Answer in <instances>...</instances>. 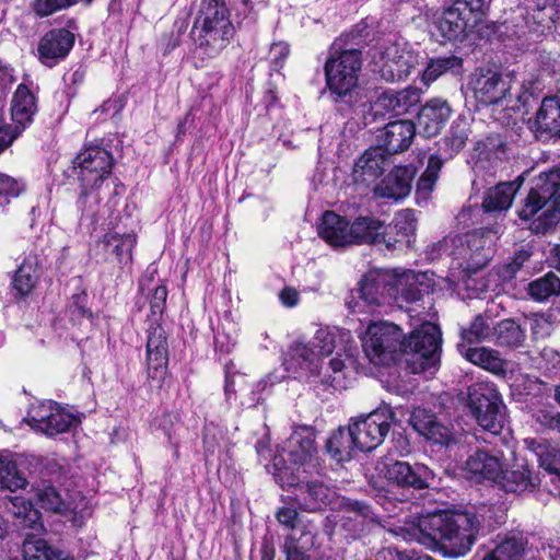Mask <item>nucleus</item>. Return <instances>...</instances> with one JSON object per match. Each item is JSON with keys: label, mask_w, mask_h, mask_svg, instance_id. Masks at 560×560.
Here are the masks:
<instances>
[{"label": "nucleus", "mask_w": 560, "mask_h": 560, "mask_svg": "<svg viewBox=\"0 0 560 560\" xmlns=\"http://www.w3.org/2000/svg\"><path fill=\"white\" fill-rule=\"evenodd\" d=\"M479 524L472 513L447 510L406 520L404 526H390L387 532L406 541H417L444 557L458 558L471 549Z\"/></svg>", "instance_id": "obj_1"}, {"label": "nucleus", "mask_w": 560, "mask_h": 560, "mask_svg": "<svg viewBox=\"0 0 560 560\" xmlns=\"http://www.w3.org/2000/svg\"><path fill=\"white\" fill-rule=\"evenodd\" d=\"M441 345L442 334L435 324L427 322L407 337L398 325L387 322V368L392 362L407 374L436 370Z\"/></svg>", "instance_id": "obj_2"}, {"label": "nucleus", "mask_w": 560, "mask_h": 560, "mask_svg": "<svg viewBox=\"0 0 560 560\" xmlns=\"http://www.w3.org/2000/svg\"><path fill=\"white\" fill-rule=\"evenodd\" d=\"M234 34L230 11L223 0H201L190 36L195 45L194 58L202 67L208 59L215 58L229 45Z\"/></svg>", "instance_id": "obj_3"}, {"label": "nucleus", "mask_w": 560, "mask_h": 560, "mask_svg": "<svg viewBox=\"0 0 560 560\" xmlns=\"http://www.w3.org/2000/svg\"><path fill=\"white\" fill-rule=\"evenodd\" d=\"M523 221H530L528 229L535 234H546L560 221V167L540 173L518 211Z\"/></svg>", "instance_id": "obj_4"}, {"label": "nucleus", "mask_w": 560, "mask_h": 560, "mask_svg": "<svg viewBox=\"0 0 560 560\" xmlns=\"http://www.w3.org/2000/svg\"><path fill=\"white\" fill-rule=\"evenodd\" d=\"M113 165L112 153L100 145L86 147L73 160V174L82 188L78 207L82 218L90 219L92 223L98 222L100 196L96 189L110 174Z\"/></svg>", "instance_id": "obj_5"}, {"label": "nucleus", "mask_w": 560, "mask_h": 560, "mask_svg": "<svg viewBox=\"0 0 560 560\" xmlns=\"http://www.w3.org/2000/svg\"><path fill=\"white\" fill-rule=\"evenodd\" d=\"M501 226L491 230H478L454 238V250L452 252L454 266L459 269L457 277L458 289L471 291L468 298L483 291L485 285L472 278L480 269L485 268L491 260L493 250V238L490 233L499 234Z\"/></svg>", "instance_id": "obj_6"}, {"label": "nucleus", "mask_w": 560, "mask_h": 560, "mask_svg": "<svg viewBox=\"0 0 560 560\" xmlns=\"http://www.w3.org/2000/svg\"><path fill=\"white\" fill-rule=\"evenodd\" d=\"M312 345L318 355H329L334 351L337 354L329 360L328 370L331 371V374L325 376L323 382L336 390L348 388L351 384L352 371L346 361L350 362L357 350L350 330L338 327L319 328L312 340Z\"/></svg>", "instance_id": "obj_7"}, {"label": "nucleus", "mask_w": 560, "mask_h": 560, "mask_svg": "<svg viewBox=\"0 0 560 560\" xmlns=\"http://www.w3.org/2000/svg\"><path fill=\"white\" fill-rule=\"evenodd\" d=\"M361 67V51L353 47H346L342 38L336 39L331 45L330 56L325 62L329 91L338 97L350 95L358 85Z\"/></svg>", "instance_id": "obj_8"}, {"label": "nucleus", "mask_w": 560, "mask_h": 560, "mask_svg": "<svg viewBox=\"0 0 560 560\" xmlns=\"http://www.w3.org/2000/svg\"><path fill=\"white\" fill-rule=\"evenodd\" d=\"M271 467L276 481L283 489L294 488L293 501L302 511L319 512L334 501L336 492L332 489L318 480L300 482L283 457L275 456Z\"/></svg>", "instance_id": "obj_9"}, {"label": "nucleus", "mask_w": 560, "mask_h": 560, "mask_svg": "<svg viewBox=\"0 0 560 560\" xmlns=\"http://www.w3.org/2000/svg\"><path fill=\"white\" fill-rule=\"evenodd\" d=\"M486 14L485 0H455L434 22L443 40L463 42Z\"/></svg>", "instance_id": "obj_10"}, {"label": "nucleus", "mask_w": 560, "mask_h": 560, "mask_svg": "<svg viewBox=\"0 0 560 560\" xmlns=\"http://www.w3.org/2000/svg\"><path fill=\"white\" fill-rule=\"evenodd\" d=\"M468 407L479 427L492 435L501 433L506 420V408L494 384L479 382L471 385Z\"/></svg>", "instance_id": "obj_11"}, {"label": "nucleus", "mask_w": 560, "mask_h": 560, "mask_svg": "<svg viewBox=\"0 0 560 560\" xmlns=\"http://www.w3.org/2000/svg\"><path fill=\"white\" fill-rule=\"evenodd\" d=\"M25 421L32 429L48 436L67 432L79 422L74 415L52 400L33 406Z\"/></svg>", "instance_id": "obj_12"}, {"label": "nucleus", "mask_w": 560, "mask_h": 560, "mask_svg": "<svg viewBox=\"0 0 560 560\" xmlns=\"http://www.w3.org/2000/svg\"><path fill=\"white\" fill-rule=\"evenodd\" d=\"M470 84L475 100L481 105L501 104L512 97V77L495 70H476Z\"/></svg>", "instance_id": "obj_13"}, {"label": "nucleus", "mask_w": 560, "mask_h": 560, "mask_svg": "<svg viewBox=\"0 0 560 560\" xmlns=\"http://www.w3.org/2000/svg\"><path fill=\"white\" fill-rule=\"evenodd\" d=\"M291 464L302 467L315 468L317 466V448L315 445V433L310 427H298L276 456L284 457ZM287 462L285 458H283ZM288 465V463H285Z\"/></svg>", "instance_id": "obj_14"}, {"label": "nucleus", "mask_w": 560, "mask_h": 560, "mask_svg": "<svg viewBox=\"0 0 560 560\" xmlns=\"http://www.w3.org/2000/svg\"><path fill=\"white\" fill-rule=\"evenodd\" d=\"M434 478L433 471L424 465L411 467L406 462L395 460L394 464H387V494L396 487L430 488L434 483ZM389 499L387 495V500Z\"/></svg>", "instance_id": "obj_15"}, {"label": "nucleus", "mask_w": 560, "mask_h": 560, "mask_svg": "<svg viewBox=\"0 0 560 560\" xmlns=\"http://www.w3.org/2000/svg\"><path fill=\"white\" fill-rule=\"evenodd\" d=\"M384 170L385 147L370 148L354 165V180L366 186L374 185L375 196L383 198L385 197V189L382 187V184L385 182L383 178Z\"/></svg>", "instance_id": "obj_16"}, {"label": "nucleus", "mask_w": 560, "mask_h": 560, "mask_svg": "<svg viewBox=\"0 0 560 560\" xmlns=\"http://www.w3.org/2000/svg\"><path fill=\"white\" fill-rule=\"evenodd\" d=\"M358 450L371 452L382 442L385 434V415L381 409H375L369 415L351 419L349 424Z\"/></svg>", "instance_id": "obj_17"}, {"label": "nucleus", "mask_w": 560, "mask_h": 560, "mask_svg": "<svg viewBox=\"0 0 560 560\" xmlns=\"http://www.w3.org/2000/svg\"><path fill=\"white\" fill-rule=\"evenodd\" d=\"M135 245V234L110 231L96 243L95 255L122 268L131 262Z\"/></svg>", "instance_id": "obj_18"}, {"label": "nucleus", "mask_w": 560, "mask_h": 560, "mask_svg": "<svg viewBox=\"0 0 560 560\" xmlns=\"http://www.w3.org/2000/svg\"><path fill=\"white\" fill-rule=\"evenodd\" d=\"M362 339V349L370 363V371L376 377L383 375L385 365V324L382 318L370 322Z\"/></svg>", "instance_id": "obj_19"}, {"label": "nucleus", "mask_w": 560, "mask_h": 560, "mask_svg": "<svg viewBox=\"0 0 560 560\" xmlns=\"http://www.w3.org/2000/svg\"><path fill=\"white\" fill-rule=\"evenodd\" d=\"M74 45V34L66 28H54L45 33L37 47L42 63L55 66L63 59Z\"/></svg>", "instance_id": "obj_20"}, {"label": "nucleus", "mask_w": 560, "mask_h": 560, "mask_svg": "<svg viewBox=\"0 0 560 560\" xmlns=\"http://www.w3.org/2000/svg\"><path fill=\"white\" fill-rule=\"evenodd\" d=\"M417 63L418 56L408 48L407 42L401 38L390 40V45L387 46V81L407 79Z\"/></svg>", "instance_id": "obj_21"}, {"label": "nucleus", "mask_w": 560, "mask_h": 560, "mask_svg": "<svg viewBox=\"0 0 560 560\" xmlns=\"http://www.w3.org/2000/svg\"><path fill=\"white\" fill-rule=\"evenodd\" d=\"M451 114L452 108L447 101L440 97L428 101L417 113L423 136L427 138L436 136L450 119Z\"/></svg>", "instance_id": "obj_22"}, {"label": "nucleus", "mask_w": 560, "mask_h": 560, "mask_svg": "<svg viewBox=\"0 0 560 560\" xmlns=\"http://www.w3.org/2000/svg\"><path fill=\"white\" fill-rule=\"evenodd\" d=\"M421 296L420 290L416 284V276L411 270H387V298L395 302L405 301L407 303L418 301ZM390 311L394 307L401 308L402 305L397 303L390 304Z\"/></svg>", "instance_id": "obj_23"}, {"label": "nucleus", "mask_w": 560, "mask_h": 560, "mask_svg": "<svg viewBox=\"0 0 560 560\" xmlns=\"http://www.w3.org/2000/svg\"><path fill=\"white\" fill-rule=\"evenodd\" d=\"M528 124L536 137L560 135V98L557 96L545 97L534 119H529Z\"/></svg>", "instance_id": "obj_24"}, {"label": "nucleus", "mask_w": 560, "mask_h": 560, "mask_svg": "<svg viewBox=\"0 0 560 560\" xmlns=\"http://www.w3.org/2000/svg\"><path fill=\"white\" fill-rule=\"evenodd\" d=\"M318 235L334 247L352 245L349 221L332 211L323 214Z\"/></svg>", "instance_id": "obj_25"}, {"label": "nucleus", "mask_w": 560, "mask_h": 560, "mask_svg": "<svg viewBox=\"0 0 560 560\" xmlns=\"http://www.w3.org/2000/svg\"><path fill=\"white\" fill-rule=\"evenodd\" d=\"M360 299L366 307L365 312L371 315L381 314L385 292V272L382 270H370L360 282L358 290Z\"/></svg>", "instance_id": "obj_26"}, {"label": "nucleus", "mask_w": 560, "mask_h": 560, "mask_svg": "<svg viewBox=\"0 0 560 560\" xmlns=\"http://www.w3.org/2000/svg\"><path fill=\"white\" fill-rule=\"evenodd\" d=\"M465 469L477 480H488L497 483L503 465L498 456L478 450L467 458Z\"/></svg>", "instance_id": "obj_27"}, {"label": "nucleus", "mask_w": 560, "mask_h": 560, "mask_svg": "<svg viewBox=\"0 0 560 560\" xmlns=\"http://www.w3.org/2000/svg\"><path fill=\"white\" fill-rule=\"evenodd\" d=\"M43 269V260L35 254H28L12 277V288L20 296L28 295L35 288Z\"/></svg>", "instance_id": "obj_28"}, {"label": "nucleus", "mask_w": 560, "mask_h": 560, "mask_svg": "<svg viewBox=\"0 0 560 560\" xmlns=\"http://www.w3.org/2000/svg\"><path fill=\"white\" fill-rule=\"evenodd\" d=\"M539 481L534 477L528 466L525 464H514L510 469H502L497 485L502 490L511 493H522L524 491H533Z\"/></svg>", "instance_id": "obj_29"}, {"label": "nucleus", "mask_w": 560, "mask_h": 560, "mask_svg": "<svg viewBox=\"0 0 560 560\" xmlns=\"http://www.w3.org/2000/svg\"><path fill=\"white\" fill-rule=\"evenodd\" d=\"M421 95L422 91L417 86L387 92V114H390V117H412L419 110Z\"/></svg>", "instance_id": "obj_30"}, {"label": "nucleus", "mask_w": 560, "mask_h": 560, "mask_svg": "<svg viewBox=\"0 0 560 560\" xmlns=\"http://www.w3.org/2000/svg\"><path fill=\"white\" fill-rule=\"evenodd\" d=\"M458 350L467 361L493 374L502 375L506 372L508 363L495 349L458 345Z\"/></svg>", "instance_id": "obj_31"}, {"label": "nucleus", "mask_w": 560, "mask_h": 560, "mask_svg": "<svg viewBox=\"0 0 560 560\" xmlns=\"http://www.w3.org/2000/svg\"><path fill=\"white\" fill-rule=\"evenodd\" d=\"M5 509L14 517V524L21 529L30 528L35 533L43 529L40 513L32 502L23 497H9L5 501Z\"/></svg>", "instance_id": "obj_32"}, {"label": "nucleus", "mask_w": 560, "mask_h": 560, "mask_svg": "<svg viewBox=\"0 0 560 560\" xmlns=\"http://www.w3.org/2000/svg\"><path fill=\"white\" fill-rule=\"evenodd\" d=\"M37 112L34 94L24 84H20L11 102V115L14 121L12 128L21 129V132L33 121Z\"/></svg>", "instance_id": "obj_33"}, {"label": "nucleus", "mask_w": 560, "mask_h": 560, "mask_svg": "<svg viewBox=\"0 0 560 560\" xmlns=\"http://www.w3.org/2000/svg\"><path fill=\"white\" fill-rule=\"evenodd\" d=\"M518 187L516 182H505L489 188L482 199L483 212L501 214L506 211L511 207Z\"/></svg>", "instance_id": "obj_34"}, {"label": "nucleus", "mask_w": 560, "mask_h": 560, "mask_svg": "<svg viewBox=\"0 0 560 560\" xmlns=\"http://www.w3.org/2000/svg\"><path fill=\"white\" fill-rule=\"evenodd\" d=\"M383 221L373 215H360L351 224L352 244L372 245L384 238Z\"/></svg>", "instance_id": "obj_35"}, {"label": "nucleus", "mask_w": 560, "mask_h": 560, "mask_svg": "<svg viewBox=\"0 0 560 560\" xmlns=\"http://www.w3.org/2000/svg\"><path fill=\"white\" fill-rule=\"evenodd\" d=\"M416 133L411 118H399L387 121V155L408 149Z\"/></svg>", "instance_id": "obj_36"}, {"label": "nucleus", "mask_w": 560, "mask_h": 560, "mask_svg": "<svg viewBox=\"0 0 560 560\" xmlns=\"http://www.w3.org/2000/svg\"><path fill=\"white\" fill-rule=\"evenodd\" d=\"M415 175L412 164L395 165L387 174V199L398 201L406 198L411 191Z\"/></svg>", "instance_id": "obj_37"}, {"label": "nucleus", "mask_w": 560, "mask_h": 560, "mask_svg": "<svg viewBox=\"0 0 560 560\" xmlns=\"http://www.w3.org/2000/svg\"><path fill=\"white\" fill-rule=\"evenodd\" d=\"M526 334L513 318H505L493 326L492 341L501 348L517 349L525 342Z\"/></svg>", "instance_id": "obj_38"}, {"label": "nucleus", "mask_w": 560, "mask_h": 560, "mask_svg": "<svg viewBox=\"0 0 560 560\" xmlns=\"http://www.w3.org/2000/svg\"><path fill=\"white\" fill-rule=\"evenodd\" d=\"M326 448L338 463L349 462L355 452L359 451L350 427L347 429L339 428L332 433L327 441Z\"/></svg>", "instance_id": "obj_39"}, {"label": "nucleus", "mask_w": 560, "mask_h": 560, "mask_svg": "<svg viewBox=\"0 0 560 560\" xmlns=\"http://www.w3.org/2000/svg\"><path fill=\"white\" fill-rule=\"evenodd\" d=\"M390 234H394V243L387 242V249L396 247H409L415 238L416 233V217L411 209H405L397 213L390 225Z\"/></svg>", "instance_id": "obj_40"}, {"label": "nucleus", "mask_w": 560, "mask_h": 560, "mask_svg": "<svg viewBox=\"0 0 560 560\" xmlns=\"http://www.w3.org/2000/svg\"><path fill=\"white\" fill-rule=\"evenodd\" d=\"M147 360L149 370L159 371L167 364V341L165 331L158 326L151 328L147 341Z\"/></svg>", "instance_id": "obj_41"}, {"label": "nucleus", "mask_w": 560, "mask_h": 560, "mask_svg": "<svg viewBox=\"0 0 560 560\" xmlns=\"http://www.w3.org/2000/svg\"><path fill=\"white\" fill-rule=\"evenodd\" d=\"M463 71V59L455 55L431 59L422 72L421 81L430 85L445 73L459 74Z\"/></svg>", "instance_id": "obj_42"}, {"label": "nucleus", "mask_w": 560, "mask_h": 560, "mask_svg": "<svg viewBox=\"0 0 560 560\" xmlns=\"http://www.w3.org/2000/svg\"><path fill=\"white\" fill-rule=\"evenodd\" d=\"M316 535L311 530H303L300 538L288 536L283 544L285 560H314L307 552L315 545Z\"/></svg>", "instance_id": "obj_43"}, {"label": "nucleus", "mask_w": 560, "mask_h": 560, "mask_svg": "<svg viewBox=\"0 0 560 560\" xmlns=\"http://www.w3.org/2000/svg\"><path fill=\"white\" fill-rule=\"evenodd\" d=\"M24 560H71L62 551L49 546L44 539L27 535L23 544Z\"/></svg>", "instance_id": "obj_44"}, {"label": "nucleus", "mask_w": 560, "mask_h": 560, "mask_svg": "<svg viewBox=\"0 0 560 560\" xmlns=\"http://www.w3.org/2000/svg\"><path fill=\"white\" fill-rule=\"evenodd\" d=\"M528 294L539 302L546 301L553 295H559L560 278L553 272H548L535 279L528 284Z\"/></svg>", "instance_id": "obj_45"}, {"label": "nucleus", "mask_w": 560, "mask_h": 560, "mask_svg": "<svg viewBox=\"0 0 560 560\" xmlns=\"http://www.w3.org/2000/svg\"><path fill=\"white\" fill-rule=\"evenodd\" d=\"M493 326L491 319L482 314L477 315L469 327L462 328L460 336L463 340L472 343L492 338Z\"/></svg>", "instance_id": "obj_46"}, {"label": "nucleus", "mask_w": 560, "mask_h": 560, "mask_svg": "<svg viewBox=\"0 0 560 560\" xmlns=\"http://www.w3.org/2000/svg\"><path fill=\"white\" fill-rule=\"evenodd\" d=\"M35 495L39 505L45 510L63 513L70 509V505L52 486L43 485L37 487Z\"/></svg>", "instance_id": "obj_47"}, {"label": "nucleus", "mask_w": 560, "mask_h": 560, "mask_svg": "<svg viewBox=\"0 0 560 560\" xmlns=\"http://www.w3.org/2000/svg\"><path fill=\"white\" fill-rule=\"evenodd\" d=\"M523 552V542L515 537H510L488 552L482 560H522Z\"/></svg>", "instance_id": "obj_48"}, {"label": "nucleus", "mask_w": 560, "mask_h": 560, "mask_svg": "<svg viewBox=\"0 0 560 560\" xmlns=\"http://www.w3.org/2000/svg\"><path fill=\"white\" fill-rule=\"evenodd\" d=\"M26 479L18 471L16 465L0 456V489L15 491L24 488Z\"/></svg>", "instance_id": "obj_49"}, {"label": "nucleus", "mask_w": 560, "mask_h": 560, "mask_svg": "<svg viewBox=\"0 0 560 560\" xmlns=\"http://www.w3.org/2000/svg\"><path fill=\"white\" fill-rule=\"evenodd\" d=\"M424 436L435 444L450 447L460 443L464 435L462 432L450 429L448 427L435 420Z\"/></svg>", "instance_id": "obj_50"}, {"label": "nucleus", "mask_w": 560, "mask_h": 560, "mask_svg": "<svg viewBox=\"0 0 560 560\" xmlns=\"http://www.w3.org/2000/svg\"><path fill=\"white\" fill-rule=\"evenodd\" d=\"M467 139V124L464 120L454 121L451 126L448 135L443 140L444 145L450 150V156L458 153L465 147Z\"/></svg>", "instance_id": "obj_51"}, {"label": "nucleus", "mask_w": 560, "mask_h": 560, "mask_svg": "<svg viewBox=\"0 0 560 560\" xmlns=\"http://www.w3.org/2000/svg\"><path fill=\"white\" fill-rule=\"evenodd\" d=\"M187 27L188 23L186 20H176L172 30L168 33H165L159 42L161 50L164 54H168L175 49L179 45L180 38L187 31Z\"/></svg>", "instance_id": "obj_52"}, {"label": "nucleus", "mask_w": 560, "mask_h": 560, "mask_svg": "<svg viewBox=\"0 0 560 560\" xmlns=\"http://www.w3.org/2000/svg\"><path fill=\"white\" fill-rule=\"evenodd\" d=\"M292 358L298 361L301 368L310 369L316 364L319 355L312 341L310 343L298 341L292 347Z\"/></svg>", "instance_id": "obj_53"}, {"label": "nucleus", "mask_w": 560, "mask_h": 560, "mask_svg": "<svg viewBox=\"0 0 560 560\" xmlns=\"http://www.w3.org/2000/svg\"><path fill=\"white\" fill-rule=\"evenodd\" d=\"M529 329L534 339H544L550 336L553 327L549 315L533 314L527 317Z\"/></svg>", "instance_id": "obj_54"}, {"label": "nucleus", "mask_w": 560, "mask_h": 560, "mask_svg": "<svg viewBox=\"0 0 560 560\" xmlns=\"http://www.w3.org/2000/svg\"><path fill=\"white\" fill-rule=\"evenodd\" d=\"M435 420L433 413L422 408H416L408 419L415 431L423 436Z\"/></svg>", "instance_id": "obj_55"}, {"label": "nucleus", "mask_w": 560, "mask_h": 560, "mask_svg": "<svg viewBox=\"0 0 560 560\" xmlns=\"http://www.w3.org/2000/svg\"><path fill=\"white\" fill-rule=\"evenodd\" d=\"M78 0H36L34 11L40 16H47L58 10L67 9Z\"/></svg>", "instance_id": "obj_56"}, {"label": "nucleus", "mask_w": 560, "mask_h": 560, "mask_svg": "<svg viewBox=\"0 0 560 560\" xmlns=\"http://www.w3.org/2000/svg\"><path fill=\"white\" fill-rule=\"evenodd\" d=\"M540 466L560 477V448H547L539 454Z\"/></svg>", "instance_id": "obj_57"}, {"label": "nucleus", "mask_w": 560, "mask_h": 560, "mask_svg": "<svg viewBox=\"0 0 560 560\" xmlns=\"http://www.w3.org/2000/svg\"><path fill=\"white\" fill-rule=\"evenodd\" d=\"M20 135L21 129L4 125L3 109L0 106V154L9 148Z\"/></svg>", "instance_id": "obj_58"}, {"label": "nucleus", "mask_w": 560, "mask_h": 560, "mask_svg": "<svg viewBox=\"0 0 560 560\" xmlns=\"http://www.w3.org/2000/svg\"><path fill=\"white\" fill-rule=\"evenodd\" d=\"M167 298V289L165 285H158L150 299V308L153 317L163 314Z\"/></svg>", "instance_id": "obj_59"}, {"label": "nucleus", "mask_w": 560, "mask_h": 560, "mask_svg": "<svg viewBox=\"0 0 560 560\" xmlns=\"http://www.w3.org/2000/svg\"><path fill=\"white\" fill-rule=\"evenodd\" d=\"M540 368L546 370H553L560 368V352L550 347H545L539 352Z\"/></svg>", "instance_id": "obj_60"}, {"label": "nucleus", "mask_w": 560, "mask_h": 560, "mask_svg": "<svg viewBox=\"0 0 560 560\" xmlns=\"http://www.w3.org/2000/svg\"><path fill=\"white\" fill-rule=\"evenodd\" d=\"M23 186L16 179L0 173V196L16 197L22 191Z\"/></svg>", "instance_id": "obj_61"}, {"label": "nucleus", "mask_w": 560, "mask_h": 560, "mask_svg": "<svg viewBox=\"0 0 560 560\" xmlns=\"http://www.w3.org/2000/svg\"><path fill=\"white\" fill-rule=\"evenodd\" d=\"M438 178L422 174L417 183L416 195L418 199L427 200L431 195Z\"/></svg>", "instance_id": "obj_62"}, {"label": "nucleus", "mask_w": 560, "mask_h": 560, "mask_svg": "<svg viewBox=\"0 0 560 560\" xmlns=\"http://www.w3.org/2000/svg\"><path fill=\"white\" fill-rule=\"evenodd\" d=\"M298 516V511L293 508H281L276 513L278 522L291 529L294 528Z\"/></svg>", "instance_id": "obj_63"}, {"label": "nucleus", "mask_w": 560, "mask_h": 560, "mask_svg": "<svg viewBox=\"0 0 560 560\" xmlns=\"http://www.w3.org/2000/svg\"><path fill=\"white\" fill-rule=\"evenodd\" d=\"M538 422L552 431L560 433V413L553 411L542 412L537 418Z\"/></svg>", "instance_id": "obj_64"}]
</instances>
